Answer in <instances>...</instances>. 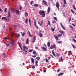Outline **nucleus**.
<instances>
[{
  "label": "nucleus",
  "instance_id": "f257e3e1",
  "mask_svg": "<svg viewBox=\"0 0 76 76\" xmlns=\"http://www.w3.org/2000/svg\"><path fill=\"white\" fill-rule=\"evenodd\" d=\"M39 14L42 16V18H44L45 16V13L44 11L40 10L39 11Z\"/></svg>",
  "mask_w": 76,
  "mask_h": 76
},
{
  "label": "nucleus",
  "instance_id": "f03ea898",
  "mask_svg": "<svg viewBox=\"0 0 76 76\" xmlns=\"http://www.w3.org/2000/svg\"><path fill=\"white\" fill-rule=\"evenodd\" d=\"M61 36H62V34H58L57 35V36H56V35H54V37L56 39L57 41L58 39V38H60V37H61Z\"/></svg>",
  "mask_w": 76,
  "mask_h": 76
},
{
  "label": "nucleus",
  "instance_id": "7ed1b4c3",
  "mask_svg": "<svg viewBox=\"0 0 76 76\" xmlns=\"http://www.w3.org/2000/svg\"><path fill=\"white\" fill-rule=\"evenodd\" d=\"M56 7L58 8V10L59 11H60V10H59V6H60V4H59V3L57 2H56Z\"/></svg>",
  "mask_w": 76,
  "mask_h": 76
},
{
  "label": "nucleus",
  "instance_id": "20e7f679",
  "mask_svg": "<svg viewBox=\"0 0 76 76\" xmlns=\"http://www.w3.org/2000/svg\"><path fill=\"white\" fill-rule=\"evenodd\" d=\"M56 45L53 44L51 45L50 48V49H53L54 48H56Z\"/></svg>",
  "mask_w": 76,
  "mask_h": 76
},
{
  "label": "nucleus",
  "instance_id": "39448f33",
  "mask_svg": "<svg viewBox=\"0 0 76 76\" xmlns=\"http://www.w3.org/2000/svg\"><path fill=\"white\" fill-rule=\"evenodd\" d=\"M35 40H36V36H34L33 38V41H32V42H34L35 41Z\"/></svg>",
  "mask_w": 76,
  "mask_h": 76
},
{
  "label": "nucleus",
  "instance_id": "423d86ee",
  "mask_svg": "<svg viewBox=\"0 0 76 76\" xmlns=\"http://www.w3.org/2000/svg\"><path fill=\"white\" fill-rule=\"evenodd\" d=\"M42 50H44V51H47V47H46V48H45L44 47H42Z\"/></svg>",
  "mask_w": 76,
  "mask_h": 76
},
{
  "label": "nucleus",
  "instance_id": "0eeeda50",
  "mask_svg": "<svg viewBox=\"0 0 76 76\" xmlns=\"http://www.w3.org/2000/svg\"><path fill=\"white\" fill-rule=\"evenodd\" d=\"M23 49H25V50H28V48L26 46L23 45Z\"/></svg>",
  "mask_w": 76,
  "mask_h": 76
},
{
  "label": "nucleus",
  "instance_id": "6e6552de",
  "mask_svg": "<svg viewBox=\"0 0 76 76\" xmlns=\"http://www.w3.org/2000/svg\"><path fill=\"white\" fill-rule=\"evenodd\" d=\"M59 32L61 33V34H65V33H64V31H60L59 30Z\"/></svg>",
  "mask_w": 76,
  "mask_h": 76
},
{
  "label": "nucleus",
  "instance_id": "1a4fd4ad",
  "mask_svg": "<svg viewBox=\"0 0 76 76\" xmlns=\"http://www.w3.org/2000/svg\"><path fill=\"white\" fill-rule=\"evenodd\" d=\"M11 45L12 46H14L15 45V41L12 40L11 42Z\"/></svg>",
  "mask_w": 76,
  "mask_h": 76
},
{
  "label": "nucleus",
  "instance_id": "9d476101",
  "mask_svg": "<svg viewBox=\"0 0 76 76\" xmlns=\"http://www.w3.org/2000/svg\"><path fill=\"white\" fill-rule=\"evenodd\" d=\"M42 2L43 3H44V4H45V5H47V2H46V1H45L43 0L42 1Z\"/></svg>",
  "mask_w": 76,
  "mask_h": 76
},
{
  "label": "nucleus",
  "instance_id": "9b49d317",
  "mask_svg": "<svg viewBox=\"0 0 76 76\" xmlns=\"http://www.w3.org/2000/svg\"><path fill=\"white\" fill-rule=\"evenodd\" d=\"M60 24L62 27V28H63L64 29V30H66L65 28H64V26H63V24H62V23H60Z\"/></svg>",
  "mask_w": 76,
  "mask_h": 76
},
{
  "label": "nucleus",
  "instance_id": "f8f14e48",
  "mask_svg": "<svg viewBox=\"0 0 76 76\" xmlns=\"http://www.w3.org/2000/svg\"><path fill=\"white\" fill-rule=\"evenodd\" d=\"M24 51L23 52V54H25V55H26L27 54V53H28V51H27V50H24Z\"/></svg>",
  "mask_w": 76,
  "mask_h": 76
},
{
  "label": "nucleus",
  "instance_id": "ddd939ff",
  "mask_svg": "<svg viewBox=\"0 0 76 76\" xmlns=\"http://www.w3.org/2000/svg\"><path fill=\"white\" fill-rule=\"evenodd\" d=\"M15 11L17 15H19V11L18 10H16Z\"/></svg>",
  "mask_w": 76,
  "mask_h": 76
},
{
  "label": "nucleus",
  "instance_id": "4468645a",
  "mask_svg": "<svg viewBox=\"0 0 76 76\" xmlns=\"http://www.w3.org/2000/svg\"><path fill=\"white\" fill-rule=\"evenodd\" d=\"M2 20H4H4H7V18L4 17H2Z\"/></svg>",
  "mask_w": 76,
  "mask_h": 76
},
{
  "label": "nucleus",
  "instance_id": "2eb2a0df",
  "mask_svg": "<svg viewBox=\"0 0 76 76\" xmlns=\"http://www.w3.org/2000/svg\"><path fill=\"white\" fill-rule=\"evenodd\" d=\"M50 42H48L47 45L48 47H50Z\"/></svg>",
  "mask_w": 76,
  "mask_h": 76
},
{
  "label": "nucleus",
  "instance_id": "dca6fc26",
  "mask_svg": "<svg viewBox=\"0 0 76 76\" xmlns=\"http://www.w3.org/2000/svg\"><path fill=\"white\" fill-rule=\"evenodd\" d=\"M34 25H35V26H36L37 25V20H35V19H34Z\"/></svg>",
  "mask_w": 76,
  "mask_h": 76
},
{
  "label": "nucleus",
  "instance_id": "f3484780",
  "mask_svg": "<svg viewBox=\"0 0 76 76\" xmlns=\"http://www.w3.org/2000/svg\"><path fill=\"white\" fill-rule=\"evenodd\" d=\"M31 62H32V63H34V58H31Z\"/></svg>",
  "mask_w": 76,
  "mask_h": 76
},
{
  "label": "nucleus",
  "instance_id": "a211bd4d",
  "mask_svg": "<svg viewBox=\"0 0 76 76\" xmlns=\"http://www.w3.org/2000/svg\"><path fill=\"white\" fill-rule=\"evenodd\" d=\"M51 29L52 30V31H53V32H54V31H55V28H53V27H51Z\"/></svg>",
  "mask_w": 76,
  "mask_h": 76
},
{
  "label": "nucleus",
  "instance_id": "6ab92c4d",
  "mask_svg": "<svg viewBox=\"0 0 76 76\" xmlns=\"http://www.w3.org/2000/svg\"><path fill=\"white\" fill-rule=\"evenodd\" d=\"M39 36L40 37V38H41V37H42V33H39Z\"/></svg>",
  "mask_w": 76,
  "mask_h": 76
},
{
  "label": "nucleus",
  "instance_id": "aec40b11",
  "mask_svg": "<svg viewBox=\"0 0 76 76\" xmlns=\"http://www.w3.org/2000/svg\"><path fill=\"white\" fill-rule=\"evenodd\" d=\"M48 25H50V26H51V24H50V21H48V25H47V26H48Z\"/></svg>",
  "mask_w": 76,
  "mask_h": 76
},
{
  "label": "nucleus",
  "instance_id": "412c9836",
  "mask_svg": "<svg viewBox=\"0 0 76 76\" xmlns=\"http://www.w3.org/2000/svg\"><path fill=\"white\" fill-rule=\"evenodd\" d=\"M29 43V39H28L26 41V44H28Z\"/></svg>",
  "mask_w": 76,
  "mask_h": 76
},
{
  "label": "nucleus",
  "instance_id": "4be33fe9",
  "mask_svg": "<svg viewBox=\"0 0 76 76\" xmlns=\"http://www.w3.org/2000/svg\"><path fill=\"white\" fill-rule=\"evenodd\" d=\"M64 74L63 73H61L60 74H59L58 75V76H61V75H63Z\"/></svg>",
  "mask_w": 76,
  "mask_h": 76
},
{
  "label": "nucleus",
  "instance_id": "5701e85b",
  "mask_svg": "<svg viewBox=\"0 0 76 76\" xmlns=\"http://www.w3.org/2000/svg\"><path fill=\"white\" fill-rule=\"evenodd\" d=\"M50 11V7H48V13H49V12Z\"/></svg>",
  "mask_w": 76,
  "mask_h": 76
},
{
  "label": "nucleus",
  "instance_id": "b1692460",
  "mask_svg": "<svg viewBox=\"0 0 76 76\" xmlns=\"http://www.w3.org/2000/svg\"><path fill=\"white\" fill-rule=\"evenodd\" d=\"M8 17L9 18L10 17V11H9L8 12Z\"/></svg>",
  "mask_w": 76,
  "mask_h": 76
},
{
  "label": "nucleus",
  "instance_id": "393cba45",
  "mask_svg": "<svg viewBox=\"0 0 76 76\" xmlns=\"http://www.w3.org/2000/svg\"><path fill=\"white\" fill-rule=\"evenodd\" d=\"M25 15L26 16V17H27V16H28V13L26 12L25 13Z\"/></svg>",
  "mask_w": 76,
  "mask_h": 76
},
{
  "label": "nucleus",
  "instance_id": "a878e982",
  "mask_svg": "<svg viewBox=\"0 0 76 76\" xmlns=\"http://www.w3.org/2000/svg\"><path fill=\"white\" fill-rule=\"evenodd\" d=\"M73 8H74V9H75V10H76V7H75V5H73Z\"/></svg>",
  "mask_w": 76,
  "mask_h": 76
},
{
  "label": "nucleus",
  "instance_id": "bb28decb",
  "mask_svg": "<svg viewBox=\"0 0 76 76\" xmlns=\"http://www.w3.org/2000/svg\"><path fill=\"white\" fill-rule=\"evenodd\" d=\"M13 25L15 27V28L16 29L17 27H18V26L15 25Z\"/></svg>",
  "mask_w": 76,
  "mask_h": 76
},
{
  "label": "nucleus",
  "instance_id": "cd10ccee",
  "mask_svg": "<svg viewBox=\"0 0 76 76\" xmlns=\"http://www.w3.org/2000/svg\"><path fill=\"white\" fill-rule=\"evenodd\" d=\"M71 45H72V47H73L74 48H75V45H73L72 43H71Z\"/></svg>",
  "mask_w": 76,
  "mask_h": 76
},
{
  "label": "nucleus",
  "instance_id": "c85d7f7f",
  "mask_svg": "<svg viewBox=\"0 0 76 76\" xmlns=\"http://www.w3.org/2000/svg\"><path fill=\"white\" fill-rule=\"evenodd\" d=\"M52 54L54 56H56L55 55V53H54V51H53V50H52Z\"/></svg>",
  "mask_w": 76,
  "mask_h": 76
},
{
  "label": "nucleus",
  "instance_id": "c756f323",
  "mask_svg": "<svg viewBox=\"0 0 76 76\" xmlns=\"http://www.w3.org/2000/svg\"><path fill=\"white\" fill-rule=\"evenodd\" d=\"M34 7H38V4H35L34 5Z\"/></svg>",
  "mask_w": 76,
  "mask_h": 76
},
{
  "label": "nucleus",
  "instance_id": "7c9ffc66",
  "mask_svg": "<svg viewBox=\"0 0 76 76\" xmlns=\"http://www.w3.org/2000/svg\"><path fill=\"white\" fill-rule=\"evenodd\" d=\"M64 3L65 4H66V0H64Z\"/></svg>",
  "mask_w": 76,
  "mask_h": 76
},
{
  "label": "nucleus",
  "instance_id": "2f4dec72",
  "mask_svg": "<svg viewBox=\"0 0 76 76\" xmlns=\"http://www.w3.org/2000/svg\"><path fill=\"white\" fill-rule=\"evenodd\" d=\"M53 18L54 19H55V20H56V21H57V17H54Z\"/></svg>",
  "mask_w": 76,
  "mask_h": 76
},
{
  "label": "nucleus",
  "instance_id": "473e14b6",
  "mask_svg": "<svg viewBox=\"0 0 76 76\" xmlns=\"http://www.w3.org/2000/svg\"><path fill=\"white\" fill-rule=\"evenodd\" d=\"M36 58V59H37V60H39V59H40V57H37Z\"/></svg>",
  "mask_w": 76,
  "mask_h": 76
},
{
  "label": "nucleus",
  "instance_id": "72a5a7b5",
  "mask_svg": "<svg viewBox=\"0 0 76 76\" xmlns=\"http://www.w3.org/2000/svg\"><path fill=\"white\" fill-rule=\"evenodd\" d=\"M43 23V20H42V21L41 23L40 24H39L40 26H41V25H42Z\"/></svg>",
  "mask_w": 76,
  "mask_h": 76
},
{
  "label": "nucleus",
  "instance_id": "f704fd0d",
  "mask_svg": "<svg viewBox=\"0 0 76 76\" xmlns=\"http://www.w3.org/2000/svg\"><path fill=\"white\" fill-rule=\"evenodd\" d=\"M26 23H28V18H26L25 20Z\"/></svg>",
  "mask_w": 76,
  "mask_h": 76
},
{
  "label": "nucleus",
  "instance_id": "c9c22d12",
  "mask_svg": "<svg viewBox=\"0 0 76 76\" xmlns=\"http://www.w3.org/2000/svg\"><path fill=\"white\" fill-rule=\"evenodd\" d=\"M36 54V52L34 50L33 51V54H34V55H35Z\"/></svg>",
  "mask_w": 76,
  "mask_h": 76
},
{
  "label": "nucleus",
  "instance_id": "e433bc0d",
  "mask_svg": "<svg viewBox=\"0 0 76 76\" xmlns=\"http://www.w3.org/2000/svg\"><path fill=\"white\" fill-rule=\"evenodd\" d=\"M28 34H29V36L31 37V33H30V32H29V31H28Z\"/></svg>",
  "mask_w": 76,
  "mask_h": 76
},
{
  "label": "nucleus",
  "instance_id": "4c0bfd02",
  "mask_svg": "<svg viewBox=\"0 0 76 76\" xmlns=\"http://www.w3.org/2000/svg\"><path fill=\"white\" fill-rule=\"evenodd\" d=\"M71 11L72 12V13L73 14H75V12H74V11L72 10V9L71 10Z\"/></svg>",
  "mask_w": 76,
  "mask_h": 76
},
{
  "label": "nucleus",
  "instance_id": "58836bf2",
  "mask_svg": "<svg viewBox=\"0 0 76 76\" xmlns=\"http://www.w3.org/2000/svg\"><path fill=\"white\" fill-rule=\"evenodd\" d=\"M70 28H71V29H74V28H73V27L72 26L70 25Z\"/></svg>",
  "mask_w": 76,
  "mask_h": 76
},
{
  "label": "nucleus",
  "instance_id": "ea45409f",
  "mask_svg": "<svg viewBox=\"0 0 76 76\" xmlns=\"http://www.w3.org/2000/svg\"><path fill=\"white\" fill-rule=\"evenodd\" d=\"M45 60L47 63H48L49 61H48V59H47V58H46L45 59Z\"/></svg>",
  "mask_w": 76,
  "mask_h": 76
},
{
  "label": "nucleus",
  "instance_id": "a19ab883",
  "mask_svg": "<svg viewBox=\"0 0 76 76\" xmlns=\"http://www.w3.org/2000/svg\"><path fill=\"white\" fill-rule=\"evenodd\" d=\"M28 22L29 23H31V18H29L28 19Z\"/></svg>",
  "mask_w": 76,
  "mask_h": 76
},
{
  "label": "nucleus",
  "instance_id": "79ce46f5",
  "mask_svg": "<svg viewBox=\"0 0 76 76\" xmlns=\"http://www.w3.org/2000/svg\"><path fill=\"white\" fill-rule=\"evenodd\" d=\"M20 10H22V6H21L20 5Z\"/></svg>",
  "mask_w": 76,
  "mask_h": 76
},
{
  "label": "nucleus",
  "instance_id": "37998d69",
  "mask_svg": "<svg viewBox=\"0 0 76 76\" xmlns=\"http://www.w3.org/2000/svg\"><path fill=\"white\" fill-rule=\"evenodd\" d=\"M5 12H6V13H7V8H6L5 9Z\"/></svg>",
  "mask_w": 76,
  "mask_h": 76
},
{
  "label": "nucleus",
  "instance_id": "c03bdc74",
  "mask_svg": "<svg viewBox=\"0 0 76 76\" xmlns=\"http://www.w3.org/2000/svg\"><path fill=\"white\" fill-rule=\"evenodd\" d=\"M31 67L32 69H35V67L34 66H31Z\"/></svg>",
  "mask_w": 76,
  "mask_h": 76
},
{
  "label": "nucleus",
  "instance_id": "a18cd8bd",
  "mask_svg": "<svg viewBox=\"0 0 76 76\" xmlns=\"http://www.w3.org/2000/svg\"><path fill=\"white\" fill-rule=\"evenodd\" d=\"M53 23H56V21L53 20Z\"/></svg>",
  "mask_w": 76,
  "mask_h": 76
},
{
  "label": "nucleus",
  "instance_id": "49530a36",
  "mask_svg": "<svg viewBox=\"0 0 76 76\" xmlns=\"http://www.w3.org/2000/svg\"><path fill=\"white\" fill-rule=\"evenodd\" d=\"M24 35H25V32L23 33L22 37H24Z\"/></svg>",
  "mask_w": 76,
  "mask_h": 76
},
{
  "label": "nucleus",
  "instance_id": "de8ad7c7",
  "mask_svg": "<svg viewBox=\"0 0 76 76\" xmlns=\"http://www.w3.org/2000/svg\"><path fill=\"white\" fill-rule=\"evenodd\" d=\"M33 50H30L29 51V52L30 53H31V52H32L33 51Z\"/></svg>",
  "mask_w": 76,
  "mask_h": 76
},
{
  "label": "nucleus",
  "instance_id": "09e8293b",
  "mask_svg": "<svg viewBox=\"0 0 76 76\" xmlns=\"http://www.w3.org/2000/svg\"><path fill=\"white\" fill-rule=\"evenodd\" d=\"M14 32H12V35H11L12 37H13V35H14Z\"/></svg>",
  "mask_w": 76,
  "mask_h": 76
},
{
  "label": "nucleus",
  "instance_id": "8fccbe9b",
  "mask_svg": "<svg viewBox=\"0 0 76 76\" xmlns=\"http://www.w3.org/2000/svg\"><path fill=\"white\" fill-rule=\"evenodd\" d=\"M44 46L45 47H47V45H45V44H44Z\"/></svg>",
  "mask_w": 76,
  "mask_h": 76
},
{
  "label": "nucleus",
  "instance_id": "3c124183",
  "mask_svg": "<svg viewBox=\"0 0 76 76\" xmlns=\"http://www.w3.org/2000/svg\"><path fill=\"white\" fill-rule=\"evenodd\" d=\"M57 56H58V57H59V56H60V54H57Z\"/></svg>",
  "mask_w": 76,
  "mask_h": 76
},
{
  "label": "nucleus",
  "instance_id": "603ef678",
  "mask_svg": "<svg viewBox=\"0 0 76 76\" xmlns=\"http://www.w3.org/2000/svg\"><path fill=\"white\" fill-rule=\"evenodd\" d=\"M6 45L7 46V47H9V45H10V44H6Z\"/></svg>",
  "mask_w": 76,
  "mask_h": 76
},
{
  "label": "nucleus",
  "instance_id": "864d4df0",
  "mask_svg": "<svg viewBox=\"0 0 76 76\" xmlns=\"http://www.w3.org/2000/svg\"><path fill=\"white\" fill-rule=\"evenodd\" d=\"M52 5L53 6H55V4H54V3L53 2L52 3Z\"/></svg>",
  "mask_w": 76,
  "mask_h": 76
},
{
  "label": "nucleus",
  "instance_id": "5fc2aeb1",
  "mask_svg": "<svg viewBox=\"0 0 76 76\" xmlns=\"http://www.w3.org/2000/svg\"><path fill=\"white\" fill-rule=\"evenodd\" d=\"M32 3H33V1H31V4H32Z\"/></svg>",
  "mask_w": 76,
  "mask_h": 76
},
{
  "label": "nucleus",
  "instance_id": "6e6d98bb",
  "mask_svg": "<svg viewBox=\"0 0 76 76\" xmlns=\"http://www.w3.org/2000/svg\"><path fill=\"white\" fill-rule=\"evenodd\" d=\"M18 37L19 38V37H20V34H18Z\"/></svg>",
  "mask_w": 76,
  "mask_h": 76
},
{
  "label": "nucleus",
  "instance_id": "4d7b16f0",
  "mask_svg": "<svg viewBox=\"0 0 76 76\" xmlns=\"http://www.w3.org/2000/svg\"><path fill=\"white\" fill-rule=\"evenodd\" d=\"M18 45H19L20 47V46H20V43H18Z\"/></svg>",
  "mask_w": 76,
  "mask_h": 76
},
{
  "label": "nucleus",
  "instance_id": "13d9d810",
  "mask_svg": "<svg viewBox=\"0 0 76 76\" xmlns=\"http://www.w3.org/2000/svg\"><path fill=\"white\" fill-rule=\"evenodd\" d=\"M58 42V43H61V42H62V41H59Z\"/></svg>",
  "mask_w": 76,
  "mask_h": 76
},
{
  "label": "nucleus",
  "instance_id": "bf43d9fd",
  "mask_svg": "<svg viewBox=\"0 0 76 76\" xmlns=\"http://www.w3.org/2000/svg\"><path fill=\"white\" fill-rule=\"evenodd\" d=\"M60 70V69H59L58 70H57V72H59Z\"/></svg>",
  "mask_w": 76,
  "mask_h": 76
},
{
  "label": "nucleus",
  "instance_id": "052dcab7",
  "mask_svg": "<svg viewBox=\"0 0 76 76\" xmlns=\"http://www.w3.org/2000/svg\"><path fill=\"white\" fill-rule=\"evenodd\" d=\"M71 20V18H70L69 19V22H70Z\"/></svg>",
  "mask_w": 76,
  "mask_h": 76
},
{
  "label": "nucleus",
  "instance_id": "680f3d73",
  "mask_svg": "<svg viewBox=\"0 0 76 76\" xmlns=\"http://www.w3.org/2000/svg\"><path fill=\"white\" fill-rule=\"evenodd\" d=\"M36 26V28H37V29H38V26H37V25H36V26Z\"/></svg>",
  "mask_w": 76,
  "mask_h": 76
},
{
  "label": "nucleus",
  "instance_id": "e2e57ef3",
  "mask_svg": "<svg viewBox=\"0 0 76 76\" xmlns=\"http://www.w3.org/2000/svg\"><path fill=\"white\" fill-rule=\"evenodd\" d=\"M71 52H72L71 51H68V53H71Z\"/></svg>",
  "mask_w": 76,
  "mask_h": 76
},
{
  "label": "nucleus",
  "instance_id": "0e129e2a",
  "mask_svg": "<svg viewBox=\"0 0 76 76\" xmlns=\"http://www.w3.org/2000/svg\"><path fill=\"white\" fill-rule=\"evenodd\" d=\"M0 11H1V12H3V10H2L0 8Z\"/></svg>",
  "mask_w": 76,
  "mask_h": 76
},
{
  "label": "nucleus",
  "instance_id": "69168bd1",
  "mask_svg": "<svg viewBox=\"0 0 76 76\" xmlns=\"http://www.w3.org/2000/svg\"><path fill=\"white\" fill-rule=\"evenodd\" d=\"M35 63H36V64H37V63H38V61H35Z\"/></svg>",
  "mask_w": 76,
  "mask_h": 76
},
{
  "label": "nucleus",
  "instance_id": "338daca9",
  "mask_svg": "<svg viewBox=\"0 0 76 76\" xmlns=\"http://www.w3.org/2000/svg\"><path fill=\"white\" fill-rule=\"evenodd\" d=\"M3 56H6V55H5V53H3Z\"/></svg>",
  "mask_w": 76,
  "mask_h": 76
},
{
  "label": "nucleus",
  "instance_id": "774afa93",
  "mask_svg": "<svg viewBox=\"0 0 76 76\" xmlns=\"http://www.w3.org/2000/svg\"><path fill=\"white\" fill-rule=\"evenodd\" d=\"M72 25L74 26H75V25L73 23L72 24Z\"/></svg>",
  "mask_w": 76,
  "mask_h": 76
}]
</instances>
